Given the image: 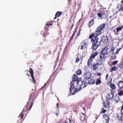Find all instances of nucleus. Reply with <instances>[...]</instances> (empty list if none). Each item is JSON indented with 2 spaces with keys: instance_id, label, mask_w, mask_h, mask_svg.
Masks as SVG:
<instances>
[{
  "instance_id": "nucleus-1",
  "label": "nucleus",
  "mask_w": 123,
  "mask_h": 123,
  "mask_svg": "<svg viewBox=\"0 0 123 123\" xmlns=\"http://www.w3.org/2000/svg\"><path fill=\"white\" fill-rule=\"evenodd\" d=\"M80 79H78V76L74 74L72 77V80L70 83L71 86L70 88V92L72 95H74L76 92H78L79 86H78V84L80 82Z\"/></svg>"
},
{
  "instance_id": "nucleus-26",
  "label": "nucleus",
  "mask_w": 123,
  "mask_h": 123,
  "mask_svg": "<svg viewBox=\"0 0 123 123\" xmlns=\"http://www.w3.org/2000/svg\"><path fill=\"white\" fill-rule=\"evenodd\" d=\"M101 78L99 77L98 78L97 80L96 84V85H98L101 83Z\"/></svg>"
},
{
  "instance_id": "nucleus-43",
  "label": "nucleus",
  "mask_w": 123,
  "mask_h": 123,
  "mask_svg": "<svg viewBox=\"0 0 123 123\" xmlns=\"http://www.w3.org/2000/svg\"><path fill=\"white\" fill-rule=\"evenodd\" d=\"M77 28H76V29L75 30V31H74V33H73V35H72V36H73V37H74V35L75 34V33H76V32L77 31Z\"/></svg>"
},
{
  "instance_id": "nucleus-3",
  "label": "nucleus",
  "mask_w": 123,
  "mask_h": 123,
  "mask_svg": "<svg viewBox=\"0 0 123 123\" xmlns=\"http://www.w3.org/2000/svg\"><path fill=\"white\" fill-rule=\"evenodd\" d=\"M105 26V24L103 23L99 26L96 29V31L92 33L91 34L98 37V36L101 33V30H103Z\"/></svg>"
},
{
  "instance_id": "nucleus-14",
  "label": "nucleus",
  "mask_w": 123,
  "mask_h": 123,
  "mask_svg": "<svg viewBox=\"0 0 123 123\" xmlns=\"http://www.w3.org/2000/svg\"><path fill=\"white\" fill-rule=\"evenodd\" d=\"M80 119L81 121L84 122L85 120V118L86 115L82 113H80Z\"/></svg>"
},
{
  "instance_id": "nucleus-31",
  "label": "nucleus",
  "mask_w": 123,
  "mask_h": 123,
  "mask_svg": "<svg viewBox=\"0 0 123 123\" xmlns=\"http://www.w3.org/2000/svg\"><path fill=\"white\" fill-rule=\"evenodd\" d=\"M24 111L23 110V111H22V112L19 115V117H21L20 119H22L24 117V114L23 113V112H24Z\"/></svg>"
},
{
  "instance_id": "nucleus-2",
  "label": "nucleus",
  "mask_w": 123,
  "mask_h": 123,
  "mask_svg": "<svg viewBox=\"0 0 123 123\" xmlns=\"http://www.w3.org/2000/svg\"><path fill=\"white\" fill-rule=\"evenodd\" d=\"M89 38L91 39V41L92 42V49L93 50H96L101 44V43L98 42L99 38L98 37L91 34Z\"/></svg>"
},
{
  "instance_id": "nucleus-49",
  "label": "nucleus",
  "mask_w": 123,
  "mask_h": 123,
  "mask_svg": "<svg viewBox=\"0 0 123 123\" xmlns=\"http://www.w3.org/2000/svg\"><path fill=\"white\" fill-rule=\"evenodd\" d=\"M68 121L67 119L65 120V123H68Z\"/></svg>"
},
{
  "instance_id": "nucleus-33",
  "label": "nucleus",
  "mask_w": 123,
  "mask_h": 123,
  "mask_svg": "<svg viewBox=\"0 0 123 123\" xmlns=\"http://www.w3.org/2000/svg\"><path fill=\"white\" fill-rule=\"evenodd\" d=\"M31 76V77L32 80H33L32 82L34 84H35L36 83V82L35 79L34 77V75H32Z\"/></svg>"
},
{
  "instance_id": "nucleus-39",
  "label": "nucleus",
  "mask_w": 123,
  "mask_h": 123,
  "mask_svg": "<svg viewBox=\"0 0 123 123\" xmlns=\"http://www.w3.org/2000/svg\"><path fill=\"white\" fill-rule=\"evenodd\" d=\"M118 62V61L117 60L113 62H112V64L113 65H115Z\"/></svg>"
},
{
  "instance_id": "nucleus-45",
  "label": "nucleus",
  "mask_w": 123,
  "mask_h": 123,
  "mask_svg": "<svg viewBox=\"0 0 123 123\" xmlns=\"http://www.w3.org/2000/svg\"><path fill=\"white\" fill-rule=\"evenodd\" d=\"M82 30L81 29H80V30H79V32H78V35H77V36H79V35H80V31L81 30Z\"/></svg>"
},
{
  "instance_id": "nucleus-28",
  "label": "nucleus",
  "mask_w": 123,
  "mask_h": 123,
  "mask_svg": "<svg viewBox=\"0 0 123 123\" xmlns=\"http://www.w3.org/2000/svg\"><path fill=\"white\" fill-rule=\"evenodd\" d=\"M29 71L30 73L31 76L34 75L33 71V69L31 68H30V70Z\"/></svg>"
},
{
  "instance_id": "nucleus-8",
  "label": "nucleus",
  "mask_w": 123,
  "mask_h": 123,
  "mask_svg": "<svg viewBox=\"0 0 123 123\" xmlns=\"http://www.w3.org/2000/svg\"><path fill=\"white\" fill-rule=\"evenodd\" d=\"M108 38L107 36H104L103 37L99 42H102L103 43L105 44L107 43L108 42Z\"/></svg>"
},
{
  "instance_id": "nucleus-38",
  "label": "nucleus",
  "mask_w": 123,
  "mask_h": 123,
  "mask_svg": "<svg viewBox=\"0 0 123 123\" xmlns=\"http://www.w3.org/2000/svg\"><path fill=\"white\" fill-rule=\"evenodd\" d=\"M115 47L113 46H112L111 47V49L109 52H112L115 50Z\"/></svg>"
},
{
  "instance_id": "nucleus-44",
  "label": "nucleus",
  "mask_w": 123,
  "mask_h": 123,
  "mask_svg": "<svg viewBox=\"0 0 123 123\" xmlns=\"http://www.w3.org/2000/svg\"><path fill=\"white\" fill-rule=\"evenodd\" d=\"M107 111V110H105V109H103V111H102V113H105L106 111Z\"/></svg>"
},
{
  "instance_id": "nucleus-41",
  "label": "nucleus",
  "mask_w": 123,
  "mask_h": 123,
  "mask_svg": "<svg viewBox=\"0 0 123 123\" xmlns=\"http://www.w3.org/2000/svg\"><path fill=\"white\" fill-rule=\"evenodd\" d=\"M98 15L99 17H101L102 16V13H98Z\"/></svg>"
},
{
  "instance_id": "nucleus-63",
  "label": "nucleus",
  "mask_w": 123,
  "mask_h": 123,
  "mask_svg": "<svg viewBox=\"0 0 123 123\" xmlns=\"http://www.w3.org/2000/svg\"><path fill=\"white\" fill-rule=\"evenodd\" d=\"M27 74L28 75V76H29V75H28V74Z\"/></svg>"
},
{
  "instance_id": "nucleus-34",
  "label": "nucleus",
  "mask_w": 123,
  "mask_h": 123,
  "mask_svg": "<svg viewBox=\"0 0 123 123\" xmlns=\"http://www.w3.org/2000/svg\"><path fill=\"white\" fill-rule=\"evenodd\" d=\"M123 27V26H122L121 27H118L116 28L117 31L118 32L119 31L122 30Z\"/></svg>"
},
{
  "instance_id": "nucleus-25",
  "label": "nucleus",
  "mask_w": 123,
  "mask_h": 123,
  "mask_svg": "<svg viewBox=\"0 0 123 123\" xmlns=\"http://www.w3.org/2000/svg\"><path fill=\"white\" fill-rule=\"evenodd\" d=\"M117 69V67L115 66H114L113 67L111 68L110 70V71L111 72L113 71H114L116 70Z\"/></svg>"
},
{
  "instance_id": "nucleus-50",
  "label": "nucleus",
  "mask_w": 123,
  "mask_h": 123,
  "mask_svg": "<svg viewBox=\"0 0 123 123\" xmlns=\"http://www.w3.org/2000/svg\"><path fill=\"white\" fill-rule=\"evenodd\" d=\"M72 38H71L69 39V42L70 43L71 42V41L72 40Z\"/></svg>"
},
{
  "instance_id": "nucleus-52",
  "label": "nucleus",
  "mask_w": 123,
  "mask_h": 123,
  "mask_svg": "<svg viewBox=\"0 0 123 123\" xmlns=\"http://www.w3.org/2000/svg\"><path fill=\"white\" fill-rule=\"evenodd\" d=\"M68 120H69V121L70 123H71V121L70 119V118L68 119Z\"/></svg>"
},
{
  "instance_id": "nucleus-24",
  "label": "nucleus",
  "mask_w": 123,
  "mask_h": 123,
  "mask_svg": "<svg viewBox=\"0 0 123 123\" xmlns=\"http://www.w3.org/2000/svg\"><path fill=\"white\" fill-rule=\"evenodd\" d=\"M103 61H104L100 59H99L97 60V62L96 63L99 65H102Z\"/></svg>"
},
{
  "instance_id": "nucleus-6",
  "label": "nucleus",
  "mask_w": 123,
  "mask_h": 123,
  "mask_svg": "<svg viewBox=\"0 0 123 123\" xmlns=\"http://www.w3.org/2000/svg\"><path fill=\"white\" fill-rule=\"evenodd\" d=\"M110 92L111 93H109L106 96V100H109L113 99L114 97V95L113 93L114 92V91L110 89Z\"/></svg>"
},
{
  "instance_id": "nucleus-27",
  "label": "nucleus",
  "mask_w": 123,
  "mask_h": 123,
  "mask_svg": "<svg viewBox=\"0 0 123 123\" xmlns=\"http://www.w3.org/2000/svg\"><path fill=\"white\" fill-rule=\"evenodd\" d=\"M75 73L77 75H80L82 73V71L80 69L77 70L76 71Z\"/></svg>"
},
{
  "instance_id": "nucleus-17",
  "label": "nucleus",
  "mask_w": 123,
  "mask_h": 123,
  "mask_svg": "<svg viewBox=\"0 0 123 123\" xmlns=\"http://www.w3.org/2000/svg\"><path fill=\"white\" fill-rule=\"evenodd\" d=\"M98 54V52L97 51H96L91 55L90 57V58L93 59Z\"/></svg>"
},
{
  "instance_id": "nucleus-61",
  "label": "nucleus",
  "mask_w": 123,
  "mask_h": 123,
  "mask_svg": "<svg viewBox=\"0 0 123 123\" xmlns=\"http://www.w3.org/2000/svg\"><path fill=\"white\" fill-rule=\"evenodd\" d=\"M122 47H123V44H122Z\"/></svg>"
},
{
  "instance_id": "nucleus-20",
  "label": "nucleus",
  "mask_w": 123,
  "mask_h": 123,
  "mask_svg": "<svg viewBox=\"0 0 123 123\" xmlns=\"http://www.w3.org/2000/svg\"><path fill=\"white\" fill-rule=\"evenodd\" d=\"M62 14V12H57L55 15V17L54 18V19L56 18L57 17H58L61 15Z\"/></svg>"
},
{
  "instance_id": "nucleus-23",
  "label": "nucleus",
  "mask_w": 123,
  "mask_h": 123,
  "mask_svg": "<svg viewBox=\"0 0 123 123\" xmlns=\"http://www.w3.org/2000/svg\"><path fill=\"white\" fill-rule=\"evenodd\" d=\"M99 65L97 63L94 64L93 65V70L96 71L99 67Z\"/></svg>"
},
{
  "instance_id": "nucleus-37",
  "label": "nucleus",
  "mask_w": 123,
  "mask_h": 123,
  "mask_svg": "<svg viewBox=\"0 0 123 123\" xmlns=\"http://www.w3.org/2000/svg\"><path fill=\"white\" fill-rule=\"evenodd\" d=\"M119 67L122 68L123 67V62H121L119 64Z\"/></svg>"
},
{
  "instance_id": "nucleus-32",
  "label": "nucleus",
  "mask_w": 123,
  "mask_h": 123,
  "mask_svg": "<svg viewBox=\"0 0 123 123\" xmlns=\"http://www.w3.org/2000/svg\"><path fill=\"white\" fill-rule=\"evenodd\" d=\"M46 26H52L53 25V23L52 21H51L48 23H47L45 24Z\"/></svg>"
},
{
  "instance_id": "nucleus-51",
  "label": "nucleus",
  "mask_w": 123,
  "mask_h": 123,
  "mask_svg": "<svg viewBox=\"0 0 123 123\" xmlns=\"http://www.w3.org/2000/svg\"><path fill=\"white\" fill-rule=\"evenodd\" d=\"M122 110H123V105H122V107H121V112H122Z\"/></svg>"
},
{
  "instance_id": "nucleus-54",
  "label": "nucleus",
  "mask_w": 123,
  "mask_h": 123,
  "mask_svg": "<svg viewBox=\"0 0 123 123\" xmlns=\"http://www.w3.org/2000/svg\"><path fill=\"white\" fill-rule=\"evenodd\" d=\"M56 106H57V107L59 105L58 103H56Z\"/></svg>"
},
{
  "instance_id": "nucleus-5",
  "label": "nucleus",
  "mask_w": 123,
  "mask_h": 123,
  "mask_svg": "<svg viewBox=\"0 0 123 123\" xmlns=\"http://www.w3.org/2000/svg\"><path fill=\"white\" fill-rule=\"evenodd\" d=\"M34 94V93H32L29 99V101L28 102L27 104L26 105L27 107H28L29 106H30V108H27V109H29V110H30L31 109L33 105V103H32V102L33 101L35 98H33V97H32V96H33Z\"/></svg>"
},
{
  "instance_id": "nucleus-35",
  "label": "nucleus",
  "mask_w": 123,
  "mask_h": 123,
  "mask_svg": "<svg viewBox=\"0 0 123 123\" xmlns=\"http://www.w3.org/2000/svg\"><path fill=\"white\" fill-rule=\"evenodd\" d=\"M115 54L114 52H112L111 53L112 54V56L111 58L113 59H115L116 57V55Z\"/></svg>"
},
{
  "instance_id": "nucleus-21",
  "label": "nucleus",
  "mask_w": 123,
  "mask_h": 123,
  "mask_svg": "<svg viewBox=\"0 0 123 123\" xmlns=\"http://www.w3.org/2000/svg\"><path fill=\"white\" fill-rule=\"evenodd\" d=\"M110 86L112 90L115 91L114 90L116 88V86L113 83H111L110 84Z\"/></svg>"
},
{
  "instance_id": "nucleus-47",
  "label": "nucleus",
  "mask_w": 123,
  "mask_h": 123,
  "mask_svg": "<svg viewBox=\"0 0 123 123\" xmlns=\"http://www.w3.org/2000/svg\"><path fill=\"white\" fill-rule=\"evenodd\" d=\"M109 76V75L108 74H107L106 76V77H105V79L106 80H107L108 77Z\"/></svg>"
},
{
  "instance_id": "nucleus-40",
  "label": "nucleus",
  "mask_w": 123,
  "mask_h": 123,
  "mask_svg": "<svg viewBox=\"0 0 123 123\" xmlns=\"http://www.w3.org/2000/svg\"><path fill=\"white\" fill-rule=\"evenodd\" d=\"M121 48H120L119 49H118L115 54H118V53H119V51H120V50H121Z\"/></svg>"
},
{
  "instance_id": "nucleus-53",
  "label": "nucleus",
  "mask_w": 123,
  "mask_h": 123,
  "mask_svg": "<svg viewBox=\"0 0 123 123\" xmlns=\"http://www.w3.org/2000/svg\"><path fill=\"white\" fill-rule=\"evenodd\" d=\"M82 19L81 18L78 21V23H79V22H80V21H81V20H82Z\"/></svg>"
},
{
  "instance_id": "nucleus-11",
  "label": "nucleus",
  "mask_w": 123,
  "mask_h": 123,
  "mask_svg": "<svg viewBox=\"0 0 123 123\" xmlns=\"http://www.w3.org/2000/svg\"><path fill=\"white\" fill-rule=\"evenodd\" d=\"M91 74L89 72H88L84 74V76L85 79H90L91 78Z\"/></svg>"
},
{
  "instance_id": "nucleus-62",
  "label": "nucleus",
  "mask_w": 123,
  "mask_h": 123,
  "mask_svg": "<svg viewBox=\"0 0 123 123\" xmlns=\"http://www.w3.org/2000/svg\"><path fill=\"white\" fill-rule=\"evenodd\" d=\"M111 80H111V81L110 82V83H111Z\"/></svg>"
},
{
  "instance_id": "nucleus-30",
  "label": "nucleus",
  "mask_w": 123,
  "mask_h": 123,
  "mask_svg": "<svg viewBox=\"0 0 123 123\" xmlns=\"http://www.w3.org/2000/svg\"><path fill=\"white\" fill-rule=\"evenodd\" d=\"M49 34L48 31H46L44 32L43 33V36L44 37H46Z\"/></svg>"
},
{
  "instance_id": "nucleus-36",
  "label": "nucleus",
  "mask_w": 123,
  "mask_h": 123,
  "mask_svg": "<svg viewBox=\"0 0 123 123\" xmlns=\"http://www.w3.org/2000/svg\"><path fill=\"white\" fill-rule=\"evenodd\" d=\"M89 83L90 84H94L95 81L93 79H91L89 81Z\"/></svg>"
},
{
  "instance_id": "nucleus-46",
  "label": "nucleus",
  "mask_w": 123,
  "mask_h": 123,
  "mask_svg": "<svg viewBox=\"0 0 123 123\" xmlns=\"http://www.w3.org/2000/svg\"><path fill=\"white\" fill-rule=\"evenodd\" d=\"M102 16H105V17L106 16V15L105 13H104V12H103L102 13Z\"/></svg>"
},
{
  "instance_id": "nucleus-22",
  "label": "nucleus",
  "mask_w": 123,
  "mask_h": 123,
  "mask_svg": "<svg viewBox=\"0 0 123 123\" xmlns=\"http://www.w3.org/2000/svg\"><path fill=\"white\" fill-rule=\"evenodd\" d=\"M114 100L116 103H117L120 101V99L118 96L116 95L114 98Z\"/></svg>"
},
{
  "instance_id": "nucleus-10",
  "label": "nucleus",
  "mask_w": 123,
  "mask_h": 123,
  "mask_svg": "<svg viewBox=\"0 0 123 123\" xmlns=\"http://www.w3.org/2000/svg\"><path fill=\"white\" fill-rule=\"evenodd\" d=\"M94 18H92V19L89 21L87 23V25L90 28L91 27L93 26L94 23Z\"/></svg>"
},
{
  "instance_id": "nucleus-16",
  "label": "nucleus",
  "mask_w": 123,
  "mask_h": 123,
  "mask_svg": "<svg viewBox=\"0 0 123 123\" xmlns=\"http://www.w3.org/2000/svg\"><path fill=\"white\" fill-rule=\"evenodd\" d=\"M117 116L119 121H121V123H123V115L122 114L120 115H117Z\"/></svg>"
},
{
  "instance_id": "nucleus-48",
  "label": "nucleus",
  "mask_w": 123,
  "mask_h": 123,
  "mask_svg": "<svg viewBox=\"0 0 123 123\" xmlns=\"http://www.w3.org/2000/svg\"><path fill=\"white\" fill-rule=\"evenodd\" d=\"M97 74L98 76H100L101 75V74L100 73H97Z\"/></svg>"
},
{
  "instance_id": "nucleus-60",
  "label": "nucleus",
  "mask_w": 123,
  "mask_h": 123,
  "mask_svg": "<svg viewBox=\"0 0 123 123\" xmlns=\"http://www.w3.org/2000/svg\"><path fill=\"white\" fill-rule=\"evenodd\" d=\"M73 37H74L73 36H72L71 38H73Z\"/></svg>"
},
{
  "instance_id": "nucleus-9",
  "label": "nucleus",
  "mask_w": 123,
  "mask_h": 123,
  "mask_svg": "<svg viewBox=\"0 0 123 123\" xmlns=\"http://www.w3.org/2000/svg\"><path fill=\"white\" fill-rule=\"evenodd\" d=\"M103 118L104 119L105 123H108L109 122L110 118L109 116L107 114H104L103 115Z\"/></svg>"
},
{
  "instance_id": "nucleus-4",
  "label": "nucleus",
  "mask_w": 123,
  "mask_h": 123,
  "mask_svg": "<svg viewBox=\"0 0 123 123\" xmlns=\"http://www.w3.org/2000/svg\"><path fill=\"white\" fill-rule=\"evenodd\" d=\"M89 43V41L88 40L86 39L84 40L81 43V46H79L78 49L82 50H85L87 49Z\"/></svg>"
},
{
  "instance_id": "nucleus-18",
  "label": "nucleus",
  "mask_w": 123,
  "mask_h": 123,
  "mask_svg": "<svg viewBox=\"0 0 123 123\" xmlns=\"http://www.w3.org/2000/svg\"><path fill=\"white\" fill-rule=\"evenodd\" d=\"M108 101L106 100L105 103V102L103 103L104 104V106L105 108H108L110 105V103Z\"/></svg>"
},
{
  "instance_id": "nucleus-12",
  "label": "nucleus",
  "mask_w": 123,
  "mask_h": 123,
  "mask_svg": "<svg viewBox=\"0 0 123 123\" xmlns=\"http://www.w3.org/2000/svg\"><path fill=\"white\" fill-rule=\"evenodd\" d=\"M117 85L119 89L122 90L123 88V81H119L117 84Z\"/></svg>"
},
{
  "instance_id": "nucleus-64",
  "label": "nucleus",
  "mask_w": 123,
  "mask_h": 123,
  "mask_svg": "<svg viewBox=\"0 0 123 123\" xmlns=\"http://www.w3.org/2000/svg\"><path fill=\"white\" fill-rule=\"evenodd\" d=\"M50 53H51L50 52H49V54H50Z\"/></svg>"
},
{
  "instance_id": "nucleus-55",
  "label": "nucleus",
  "mask_w": 123,
  "mask_h": 123,
  "mask_svg": "<svg viewBox=\"0 0 123 123\" xmlns=\"http://www.w3.org/2000/svg\"><path fill=\"white\" fill-rule=\"evenodd\" d=\"M82 108L84 110V111H85V106H84L82 107Z\"/></svg>"
},
{
  "instance_id": "nucleus-13",
  "label": "nucleus",
  "mask_w": 123,
  "mask_h": 123,
  "mask_svg": "<svg viewBox=\"0 0 123 123\" xmlns=\"http://www.w3.org/2000/svg\"><path fill=\"white\" fill-rule=\"evenodd\" d=\"M108 48L106 47H105L100 51V53L106 55L108 53Z\"/></svg>"
},
{
  "instance_id": "nucleus-15",
  "label": "nucleus",
  "mask_w": 123,
  "mask_h": 123,
  "mask_svg": "<svg viewBox=\"0 0 123 123\" xmlns=\"http://www.w3.org/2000/svg\"><path fill=\"white\" fill-rule=\"evenodd\" d=\"M93 59H92L90 58L88 60L87 62V66L89 67H90L91 66H92V61Z\"/></svg>"
},
{
  "instance_id": "nucleus-58",
  "label": "nucleus",
  "mask_w": 123,
  "mask_h": 123,
  "mask_svg": "<svg viewBox=\"0 0 123 123\" xmlns=\"http://www.w3.org/2000/svg\"><path fill=\"white\" fill-rule=\"evenodd\" d=\"M58 114H59L58 113H56V115L57 116V117H58Z\"/></svg>"
},
{
  "instance_id": "nucleus-7",
  "label": "nucleus",
  "mask_w": 123,
  "mask_h": 123,
  "mask_svg": "<svg viewBox=\"0 0 123 123\" xmlns=\"http://www.w3.org/2000/svg\"><path fill=\"white\" fill-rule=\"evenodd\" d=\"M89 79L85 78L82 81H80L81 83H82V85H80L81 86H82L84 87H86L87 84L89 83Z\"/></svg>"
},
{
  "instance_id": "nucleus-29",
  "label": "nucleus",
  "mask_w": 123,
  "mask_h": 123,
  "mask_svg": "<svg viewBox=\"0 0 123 123\" xmlns=\"http://www.w3.org/2000/svg\"><path fill=\"white\" fill-rule=\"evenodd\" d=\"M118 95L119 96H121L123 95V90L121 91L118 90Z\"/></svg>"
},
{
  "instance_id": "nucleus-42",
  "label": "nucleus",
  "mask_w": 123,
  "mask_h": 123,
  "mask_svg": "<svg viewBox=\"0 0 123 123\" xmlns=\"http://www.w3.org/2000/svg\"><path fill=\"white\" fill-rule=\"evenodd\" d=\"M80 61V59L79 57H77L76 60V63H77Z\"/></svg>"
},
{
  "instance_id": "nucleus-59",
  "label": "nucleus",
  "mask_w": 123,
  "mask_h": 123,
  "mask_svg": "<svg viewBox=\"0 0 123 123\" xmlns=\"http://www.w3.org/2000/svg\"><path fill=\"white\" fill-rule=\"evenodd\" d=\"M121 2L122 3H123V0H122L121 1Z\"/></svg>"
},
{
  "instance_id": "nucleus-19",
  "label": "nucleus",
  "mask_w": 123,
  "mask_h": 123,
  "mask_svg": "<svg viewBox=\"0 0 123 123\" xmlns=\"http://www.w3.org/2000/svg\"><path fill=\"white\" fill-rule=\"evenodd\" d=\"M99 55L100 59L104 61L105 59V55L100 53Z\"/></svg>"
},
{
  "instance_id": "nucleus-56",
  "label": "nucleus",
  "mask_w": 123,
  "mask_h": 123,
  "mask_svg": "<svg viewBox=\"0 0 123 123\" xmlns=\"http://www.w3.org/2000/svg\"><path fill=\"white\" fill-rule=\"evenodd\" d=\"M46 83L45 84L44 86L43 87H42V88H43L44 87V86L46 85Z\"/></svg>"
},
{
  "instance_id": "nucleus-57",
  "label": "nucleus",
  "mask_w": 123,
  "mask_h": 123,
  "mask_svg": "<svg viewBox=\"0 0 123 123\" xmlns=\"http://www.w3.org/2000/svg\"><path fill=\"white\" fill-rule=\"evenodd\" d=\"M74 24H73L72 25V26H71V29H72L73 27L74 26Z\"/></svg>"
}]
</instances>
